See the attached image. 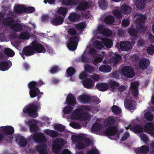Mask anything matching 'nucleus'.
I'll return each instance as SVG.
<instances>
[{
	"label": "nucleus",
	"mask_w": 154,
	"mask_h": 154,
	"mask_svg": "<svg viewBox=\"0 0 154 154\" xmlns=\"http://www.w3.org/2000/svg\"><path fill=\"white\" fill-rule=\"evenodd\" d=\"M66 72L68 76H71L74 75L75 72V69L73 67H69L66 70Z\"/></svg>",
	"instance_id": "49530a36"
},
{
	"label": "nucleus",
	"mask_w": 154,
	"mask_h": 154,
	"mask_svg": "<svg viewBox=\"0 0 154 154\" xmlns=\"http://www.w3.org/2000/svg\"><path fill=\"white\" fill-rule=\"evenodd\" d=\"M109 56L115 63H117L122 59V57L120 54H116L111 53L109 54Z\"/></svg>",
	"instance_id": "a878e982"
},
{
	"label": "nucleus",
	"mask_w": 154,
	"mask_h": 154,
	"mask_svg": "<svg viewBox=\"0 0 154 154\" xmlns=\"http://www.w3.org/2000/svg\"><path fill=\"white\" fill-rule=\"evenodd\" d=\"M14 138L15 141L18 142V144L20 146L24 147L27 145V141L23 136L17 134L15 135Z\"/></svg>",
	"instance_id": "9b49d317"
},
{
	"label": "nucleus",
	"mask_w": 154,
	"mask_h": 154,
	"mask_svg": "<svg viewBox=\"0 0 154 154\" xmlns=\"http://www.w3.org/2000/svg\"><path fill=\"white\" fill-rule=\"evenodd\" d=\"M131 10V7L127 5H122L121 7V11L124 14H128L130 13Z\"/></svg>",
	"instance_id": "2f4dec72"
},
{
	"label": "nucleus",
	"mask_w": 154,
	"mask_h": 154,
	"mask_svg": "<svg viewBox=\"0 0 154 154\" xmlns=\"http://www.w3.org/2000/svg\"><path fill=\"white\" fill-rule=\"evenodd\" d=\"M118 131V126L116 125L106 128L105 133L107 136H114L117 134Z\"/></svg>",
	"instance_id": "9d476101"
},
{
	"label": "nucleus",
	"mask_w": 154,
	"mask_h": 154,
	"mask_svg": "<svg viewBox=\"0 0 154 154\" xmlns=\"http://www.w3.org/2000/svg\"><path fill=\"white\" fill-rule=\"evenodd\" d=\"M105 46L107 48H110L113 45L112 42L109 38H106L103 41Z\"/></svg>",
	"instance_id": "37998d69"
},
{
	"label": "nucleus",
	"mask_w": 154,
	"mask_h": 154,
	"mask_svg": "<svg viewBox=\"0 0 154 154\" xmlns=\"http://www.w3.org/2000/svg\"><path fill=\"white\" fill-rule=\"evenodd\" d=\"M120 48L122 51H128L130 50L132 48V45L130 42L128 41L122 42L120 43Z\"/></svg>",
	"instance_id": "4468645a"
},
{
	"label": "nucleus",
	"mask_w": 154,
	"mask_h": 154,
	"mask_svg": "<svg viewBox=\"0 0 154 154\" xmlns=\"http://www.w3.org/2000/svg\"><path fill=\"white\" fill-rule=\"evenodd\" d=\"M29 129L31 132L37 133L38 130V127L36 124H32L29 125Z\"/></svg>",
	"instance_id": "3c124183"
},
{
	"label": "nucleus",
	"mask_w": 154,
	"mask_h": 154,
	"mask_svg": "<svg viewBox=\"0 0 154 154\" xmlns=\"http://www.w3.org/2000/svg\"><path fill=\"white\" fill-rule=\"evenodd\" d=\"M75 28L77 29L82 30L84 29L86 27V25L84 23H82L76 24Z\"/></svg>",
	"instance_id": "052dcab7"
},
{
	"label": "nucleus",
	"mask_w": 154,
	"mask_h": 154,
	"mask_svg": "<svg viewBox=\"0 0 154 154\" xmlns=\"http://www.w3.org/2000/svg\"><path fill=\"white\" fill-rule=\"evenodd\" d=\"M23 52L24 55L27 56H31L35 53L32 45L31 46H28L24 47Z\"/></svg>",
	"instance_id": "dca6fc26"
},
{
	"label": "nucleus",
	"mask_w": 154,
	"mask_h": 154,
	"mask_svg": "<svg viewBox=\"0 0 154 154\" xmlns=\"http://www.w3.org/2000/svg\"><path fill=\"white\" fill-rule=\"evenodd\" d=\"M54 128L55 129L59 131L63 132L65 129V127L62 125L60 124H56L54 126Z\"/></svg>",
	"instance_id": "603ef678"
},
{
	"label": "nucleus",
	"mask_w": 154,
	"mask_h": 154,
	"mask_svg": "<svg viewBox=\"0 0 154 154\" xmlns=\"http://www.w3.org/2000/svg\"><path fill=\"white\" fill-rule=\"evenodd\" d=\"M67 32L71 36H76L71 37L68 39V42L67 44L68 48L70 50L75 51L77 48V42L79 41L76 30L73 28H70L68 29Z\"/></svg>",
	"instance_id": "f257e3e1"
},
{
	"label": "nucleus",
	"mask_w": 154,
	"mask_h": 154,
	"mask_svg": "<svg viewBox=\"0 0 154 154\" xmlns=\"http://www.w3.org/2000/svg\"><path fill=\"white\" fill-rule=\"evenodd\" d=\"M145 131L147 133H151L154 129V125L151 123H147L144 126Z\"/></svg>",
	"instance_id": "7c9ffc66"
},
{
	"label": "nucleus",
	"mask_w": 154,
	"mask_h": 154,
	"mask_svg": "<svg viewBox=\"0 0 154 154\" xmlns=\"http://www.w3.org/2000/svg\"><path fill=\"white\" fill-rule=\"evenodd\" d=\"M73 108L70 106H65L63 110V113L67 114H70L73 110Z\"/></svg>",
	"instance_id": "4d7b16f0"
},
{
	"label": "nucleus",
	"mask_w": 154,
	"mask_h": 154,
	"mask_svg": "<svg viewBox=\"0 0 154 154\" xmlns=\"http://www.w3.org/2000/svg\"><path fill=\"white\" fill-rule=\"evenodd\" d=\"M128 127L130 130L132 131L136 134L140 133L143 131V127L138 125H134L132 126L129 125Z\"/></svg>",
	"instance_id": "a211bd4d"
},
{
	"label": "nucleus",
	"mask_w": 154,
	"mask_h": 154,
	"mask_svg": "<svg viewBox=\"0 0 154 154\" xmlns=\"http://www.w3.org/2000/svg\"><path fill=\"white\" fill-rule=\"evenodd\" d=\"M146 19V17L144 15H140L136 19V21L138 24L145 23Z\"/></svg>",
	"instance_id": "a19ab883"
},
{
	"label": "nucleus",
	"mask_w": 154,
	"mask_h": 154,
	"mask_svg": "<svg viewBox=\"0 0 154 154\" xmlns=\"http://www.w3.org/2000/svg\"><path fill=\"white\" fill-rule=\"evenodd\" d=\"M149 64V61L146 58H143L140 60L139 62V66L140 68L144 70L147 68Z\"/></svg>",
	"instance_id": "f3484780"
},
{
	"label": "nucleus",
	"mask_w": 154,
	"mask_h": 154,
	"mask_svg": "<svg viewBox=\"0 0 154 154\" xmlns=\"http://www.w3.org/2000/svg\"><path fill=\"white\" fill-rule=\"evenodd\" d=\"M78 100L80 103L83 104L88 103L91 102V98L87 95L82 94L79 97Z\"/></svg>",
	"instance_id": "2eb2a0df"
},
{
	"label": "nucleus",
	"mask_w": 154,
	"mask_h": 154,
	"mask_svg": "<svg viewBox=\"0 0 154 154\" xmlns=\"http://www.w3.org/2000/svg\"><path fill=\"white\" fill-rule=\"evenodd\" d=\"M147 52L148 54L150 55L154 54V45H150L147 48Z\"/></svg>",
	"instance_id": "338daca9"
},
{
	"label": "nucleus",
	"mask_w": 154,
	"mask_h": 154,
	"mask_svg": "<svg viewBox=\"0 0 154 154\" xmlns=\"http://www.w3.org/2000/svg\"><path fill=\"white\" fill-rule=\"evenodd\" d=\"M116 122V120L113 116H109L106 119L104 123L106 127H109L113 125Z\"/></svg>",
	"instance_id": "aec40b11"
},
{
	"label": "nucleus",
	"mask_w": 154,
	"mask_h": 154,
	"mask_svg": "<svg viewBox=\"0 0 154 154\" xmlns=\"http://www.w3.org/2000/svg\"><path fill=\"white\" fill-rule=\"evenodd\" d=\"M135 104L136 103L134 100H128L125 103V106L127 109L131 111L135 109L136 108Z\"/></svg>",
	"instance_id": "4be33fe9"
},
{
	"label": "nucleus",
	"mask_w": 154,
	"mask_h": 154,
	"mask_svg": "<svg viewBox=\"0 0 154 154\" xmlns=\"http://www.w3.org/2000/svg\"><path fill=\"white\" fill-rule=\"evenodd\" d=\"M15 21V20L11 17H6L2 21V23L4 26L10 27Z\"/></svg>",
	"instance_id": "412c9836"
},
{
	"label": "nucleus",
	"mask_w": 154,
	"mask_h": 154,
	"mask_svg": "<svg viewBox=\"0 0 154 154\" xmlns=\"http://www.w3.org/2000/svg\"><path fill=\"white\" fill-rule=\"evenodd\" d=\"M70 126L76 129H79L81 128V125L78 123L76 122H73L69 124Z\"/></svg>",
	"instance_id": "680f3d73"
},
{
	"label": "nucleus",
	"mask_w": 154,
	"mask_h": 154,
	"mask_svg": "<svg viewBox=\"0 0 154 154\" xmlns=\"http://www.w3.org/2000/svg\"><path fill=\"white\" fill-rule=\"evenodd\" d=\"M78 0H63V4L66 6H73L77 4Z\"/></svg>",
	"instance_id": "72a5a7b5"
},
{
	"label": "nucleus",
	"mask_w": 154,
	"mask_h": 154,
	"mask_svg": "<svg viewBox=\"0 0 154 154\" xmlns=\"http://www.w3.org/2000/svg\"><path fill=\"white\" fill-rule=\"evenodd\" d=\"M128 33L130 35L133 36H137V32L136 29L133 27H130L128 29Z\"/></svg>",
	"instance_id": "09e8293b"
},
{
	"label": "nucleus",
	"mask_w": 154,
	"mask_h": 154,
	"mask_svg": "<svg viewBox=\"0 0 154 154\" xmlns=\"http://www.w3.org/2000/svg\"><path fill=\"white\" fill-rule=\"evenodd\" d=\"M25 6L20 5H17L14 6V11L17 14H21L25 13Z\"/></svg>",
	"instance_id": "c756f323"
},
{
	"label": "nucleus",
	"mask_w": 154,
	"mask_h": 154,
	"mask_svg": "<svg viewBox=\"0 0 154 154\" xmlns=\"http://www.w3.org/2000/svg\"><path fill=\"white\" fill-rule=\"evenodd\" d=\"M109 89L111 88L112 89L117 88L119 85V84L114 81L110 80L108 84Z\"/></svg>",
	"instance_id": "ea45409f"
},
{
	"label": "nucleus",
	"mask_w": 154,
	"mask_h": 154,
	"mask_svg": "<svg viewBox=\"0 0 154 154\" xmlns=\"http://www.w3.org/2000/svg\"><path fill=\"white\" fill-rule=\"evenodd\" d=\"M47 147L45 144L38 145L36 147V150L39 154H48L47 150Z\"/></svg>",
	"instance_id": "6ab92c4d"
},
{
	"label": "nucleus",
	"mask_w": 154,
	"mask_h": 154,
	"mask_svg": "<svg viewBox=\"0 0 154 154\" xmlns=\"http://www.w3.org/2000/svg\"><path fill=\"white\" fill-rule=\"evenodd\" d=\"M10 28L13 31L20 32L22 30L23 26L19 23H13Z\"/></svg>",
	"instance_id": "c85d7f7f"
},
{
	"label": "nucleus",
	"mask_w": 154,
	"mask_h": 154,
	"mask_svg": "<svg viewBox=\"0 0 154 154\" xmlns=\"http://www.w3.org/2000/svg\"><path fill=\"white\" fill-rule=\"evenodd\" d=\"M92 109V106H90L82 105L79 108L75 109L73 113L78 119L85 120L87 119L88 115L86 112L91 111Z\"/></svg>",
	"instance_id": "f03ea898"
},
{
	"label": "nucleus",
	"mask_w": 154,
	"mask_h": 154,
	"mask_svg": "<svg viewBox=\"0 0 154 154\" xmlns=\"http://www.w3.org/2000/svg\"><path fill=\"white\" fill-rule=\"evenodd\" d=\"M83 84L85 88L88 89L91 88L94 85L93 82L90 78L85 79L83 81Z\"/></svg>",
	"instance_id": "bb28decb"
},
{
	"label": "nucleus",
	"mask_w": 154,
	"mask_h": 154,
	"mask_svg": "<svg viewBox=\"0 0 154 154\" xmlns=\"http://www.w3.org/2000/svg\"><path fill=\"white\" fill-rule=\"evenodd\" d=\"M33 139L38 143H44L46 141V139L43 133L41 132H37L34 134Z\"/></svg>",
	"instance_id": "6e6552de"
},
{
	"label": "nucleus",
	"mask_w": 154,
	"mask_h": 154,
	"mask_svg": "<svg viewBox=\"0 0 154 154\" xmlns=\"http://www.w3.org/2000/svg\"><path fill=\"white\" fill-rule=\"evenodd\" d=\"M77 147L79 149H82L85 148L86 146L85 143L82 142H79L76 145Z\"/></svg>",
	"instance_id": "774afa93"
},
{
	"label": "nucleus",
	"mask_w": 154,
	"mask_h": 154,
	"mask_svg": "<svg viewBox=\"0 0 154 154\" xmlns=\"http://www.w3.org/2000/svg\"><path fill=\"white\" fill-rule=\"evenodd\" d=\"M145 0H138L136 2V5L137 8L139 9L142 10L144 9L145 7Z\"/></svg>",
	"instance_id": "4c0bfd02"
},
{
	"label": "nucleus",
	"mask_w": 154,
	"mask_h": 154,
	"mask_svg": "<svg viewBox=\"0 0 154 154\" xmlns=\"http://www.w3.org/2000/svg\"><path fill=\"white\" fill-rule=\"evenodd\" d=\"M122 72L124 75L127 78H131L135 75L133 68L129 66H124L122 69Z\"/></svg>",
	"instance_id": "423d86ee"
},
{
	"label": "nucleus",
	"mask_w": 154,
	"mask_h": 154,
	"mask_svg": "<svg viewBox=\"0 0 154 154\" xmlns=\"http://www.w3.org/2000/svg\"><path fill=\"white\" fill-rule=\"evenodd\" d=\"M88 60L87 57L84 53L81 55L80 58L79 59V61L82 63H86Z\"/></svg>",
	"instance_id": "e2e57ef3"
},
{
	"label": "nucleus",
	"mask_w": 154,
	"mask_h": 154,
	"mask_svg": "<svg viewBox=\"0 0 154 154\" xmlns=\"http://www.w3.org/2000/svg\"><path fill=\"white\" fill-rule=\"evenodd\" d=\"M64 18L61 16L54 17L51 22L53 25L57 26L63 23Z\"/></svg>",
	"instance_id": "393cba45"
},
{
	"label": "nucleus",
	"mask_w": 154,
	"mask_h": 154,
	"mask_svg": "<svg viewBox=\"0 0 154 154\" xmlns=\"http://www.w3.org/2000/svg\"><path fill=\"white\" fill-rule=\"evenodd\" d=\"M78 139L82 141H84L85 142L84 143H85L86 147L90 145L91 141L88 138H84L83 137L80 136L79 137Z\"/></svg>",
	"instance_id": "5fc2aeb1"
},
{
	"label": "nucleus",
	"mask_w": 154,
	"mask_h": 154,
	"mask_svg": "<svg viewBox=\"0 0 154 154\" xmlns=\"http://www.w3.org/2000/svg\"><path fill=\"white\" fill-rule=\"evenodd\" d=\"M144 24H138V29L141 32H144L146 30V27L144 25Z\"/></svg>",
	"instance_id": "0e129e2a"
},
{
	"label": "nucleus",
	"mask_w": 154,
	"mask_h": 154,
	"mask_svg": "<svg viewBox=\"0 0 154 154\" xmlns=\"http://www.w3.org/2000/svg\"><path fill=\"white\" fill-rule=\"evenodd\" d=\"M113 14L117 18L122 17V16L121 11L118 9H116L114 10L113 12Z\"/></svg>",
	"instance_id": "13d9d810"
},
{
	"label": "nucleus",
	"mask_w": 154,
	"mask_h": 154,
	"mask_svg": "<svg viewBox=\"0 0 154 154\" xmlns=\"http://www.w3.org/2000/svg\"><path fill=\"white\" fill-rule=\"evenodd\" d=\"M102 128V124L98 123H95L92 126L91 131L94 132L100 131Z\"/></svg>",
	"instance_id": "e433bc0d"
},
{
	"label": "nucleus",
	"mask_w": 154,
	"mask_h": 154,
	"mask_svg": "<svg viewBox=\"0 0 154 154\" xmlns=\"http://www.w3.org/2000/svg\"><path fill=\"white\" fill-rule=\"evenodd\" d=\"M30 35L27 31L25 32H22L19 35V37L21 39H29V38Z\"/></svg>",
	"instance_id": "a18cd8bd"
},
{
	"label": "nucleus",
	"mask_w": 154,
	"mask_h": 154,
	"mask_svg": "<svg viewBox=\"0 0 154 154\" xmlns=\"http://www.w3.org/2000/svg\"><path fill=\"white\" fill-rule=\"evenodd\" d=\"M28 87L29 89V94L31 98H33L39 95L40 93V90L38 88L35 87V84L34 82L29 83Z\"/></svg>",
	"instance_id": "39448f33"
},
{
	"label": "nucleus",
	"mask_w": 154,
	"mask_h": 154,
	"mask_svg": "<svg viewBox=\"0 0 154 154\" xmlns=\"http://www.w3.org/2000/svg\"><path fill=\"white\" fill-rule=\"evenodd\" d=\"M99 70L102 72H108L111 71V68L109 65H104L100 66L99 68Z\"/></svg>",
	"instance_id": "473e14b6"
},
{
	"label": "nucleus",
	"mask_w": 154,
	"mask_h": 154,
	"mask_svg": "<svg viewBox=\"0 0 154 154\" xmlns=\"http://www.w3.org/2000/svg\"><path fill=\"white\" fill-rule=\"evenodd\" d=\"M104 21L106 23L110 25L114 22V18L112 15H109L105 17L104 19Z\"/></svg>",
	"instance_id": "c9c22d12"
},
{
	"label": "nucleus",
	"mask_w": 154,
	"mask_h": 154,
	"mask_svg": "<svg viewBox=\"0 0 154 154\" xmlns=\"http://www.w3.org/2000/svg\"><path fill=\"white\" fill-rule=\"evenodd\" d=\"M85 70L89 73H92L94 71V68L91 65L87 64L85 65L84 66Z\"/></svg>",
	"instance_id": "8fccbe9b"
},
{
	"label": "nucleus",
	"mask_w": 154,
	"mask_h": 154,
	"mask_svg": "<svg viewBox=\"0 0 154 154\" xmlns=\"http://www.w3.org/2000/svg\"><path fill=\"white\" fill-rule=\"evenodd\" d=\"M8 62L6 61H2L0 63V70L2 71L8 70L9 68Z\"/></svg>",
	"instance_id": "f704fd0d"
},
{
	"label": "nucleus",
	"mask_w": 154,
	"mask_h": 154,
	"mask_svg": "<svg viewBox=\"0 0 154 154\" xmlns=\"http://www.w3.org/2000/svg\"><path fill=\"white\" fill-rule=\"evenodd\" d=\"M134 150L137 154H146L149 151V148L148 146L143 145L140 147L135 148Z\"/></svg>",
	"instance_id": "f8f14e48"
},
{
	"label": "nucleus",
	"mask_w": 154,
	"mask_h": 154,
	"mask_svg": "<svg viewBox=\"0 0 154 154\" xmlns=\"http://www.w3.org/2000/svg\"><path fill=\"white\" fill-rule=\"evenodd\" d=\"M40 108V103L37 101H34L24 107L23 112L24 113H27L30 117L35 118L38 116V110Z\"/></svg>",
	"instance_id": "7ed1b4c3"
},
{
	"label": "nucleus",
	"mask_w": 154,
	"mask_h": 154,
	"mask_svg": "<svg viewBox=\"0 0 154 154\" xmlns=\"http://www.w3.org/2000/svg\"><path fill=\"white\" fill-rule=\"evenodd\" d=\"M66 102L68 105L75 106L76 102L75 96L72 93L69 94L66 98Z\"/></svg>",
	"instance_id": "ddd939ff"
},
{
	"label": "nucleus",
	"mask_w": 154,
	"mask_h": 154,
	"mask_svg": "<svg viewBox=\"0 0 154 154\" xmlns=\"http://www.w3.org/2000/svg\"><path fill=\"white\" fill-rule=\"evenodd\" d=\"M96 87L98 90L102 91H106L109 89L108 84L106 83H97Z\"/></svg>",
	"instance_id": "5701e85b"
},
{
	"label": "nucleus",
	"mask_w": 154,
	"mask_h": 154,
	"mask_svg": "<svg viewBox=\"0 0 154 154\" xmlns=\"http://www.w3.org/2000/svg\"><path fill=\"white\" fill-rule=\"evenodd\" d=\"M81 15L75 12L71 13L68 17V19L72 22H77L80 19Z\"/></svg>",
	"instance_id": "b1692460"
},
{
	"label": "nucleus",
	"mask_w": 154,
	"mask_h": 154,
	"mask_svg": "<svg viewBox=\"0 0 154 154\" xmlns=\"http://www.w3.org/2000/svg\"><path fill=\"white\" fill-rule=\"evenodd\" d=\"M32 45L34 51L38 53H45L46 49L44 45L36 41H33L32 42Z\"/></svg>",
	"instance_id": "0eeeda50"
},
{
	"label": "nucleus",
	"mask_w": 154,
	"mask_h": 154,
	"mask_svg": "<svg viewBox=\"0 0 154 154\" xmlns=\"http://www.w3.org/2000/svg\"><path fill=\"white\" fill-rule=\"evenodd\" d=\"M145 119L147 120L152 121L153 120V116L152 113L149 111L146 112L144 115Z\"/></svg>",
	"instance_id": "6e6d98bb"
},
{
	"label": "nucleus",
	"mask_w": 154,
	"mask_h": 154,
	"mask_svg": "<svg viewBox=\"0 0 154 154\" xmlns=\"http://www.w3.org/2000/svg\"><path fill=\"white\" fill-rule=\"evenodd\" d=\"M88 5V3L87 1L82 2L77 6V9L78 11H85L89 8Z\"/></svg>",
	"instance_id": "cd10ccee"
},
{
	"label": "nucleus",
	"mask_w": 154,
	"mask_h": 154,
	"mask_svg": "<svg viewBox=\"0 0 154 154\" xmlns=\"http://www.w3.org/2000/svg\"><path fill=\"white\" fill-rule=\"evenodd\" d=\"M25 13H31L34 12L35 11V8L33 7H25Z\"/></svg>",
	"instance_id": "bf43d9fd"
},
{
	"label": "nucleus",
	"mask_w": 154,
	"mask_h": 154,
	"mask_svg": "<svg viewBox=\"0 0 154 154\" xmlns=\"http://www.w3.org/2000/svg\"><path fill=\"white\" fill-rule=\"evenodd\" d=\"M0 128L2 129V131L6 134L9 138H12L13 137H10L14 133V130L13 127L11 126H2Z\"/></svg>",
	"instance_id": "1a4fd4ad"
},
{
	"label": "nucleus",
	"mask_w": 154,
	"mask_h": 154,
	"mask_svg": "<svg viewBox=\"0 0 154 154\" xmlns=\"http://www.w3.org/2000/svg\"><path fill=\"white\" fill-rule=\"evenodd\" d=\"M4 53L8 56L11 57L14 55V52L9 48L5 49L4 51Z\"/></svg>",
	"instance_id": "864d4df0"
},
{
	"label": "nucleus",
	"mask_w": 154,
	"mask_h": 154,
	"mask_svg": "<svg viewBox=\"0 0 154 154\" xmlns=\"http://www.w3.org/2000/svg\"><path fill=\"white\" fill-rule=\"evenodd\" d=\"M112 111L115 115L120 114L122 112L121 109L117 106L113 105L112 107Z\"/></svg>",
	"instance_id": "79ce46f5"
},
{
	"label": "nucleus",
	"mask_w": 154,
	"mask_h": 154,
	"mask_svg": "<svg viewBox=\"0 0 154 154\" xmlns=\"http://www.w3.org/2000/svg\"><path fill=\"white\" fill-rule=\"evenodd\" d=\"M99 7L102 9H105L106 8L107 4L105 0H100L98 2Z\"/></svg>",
	"instance_id": "de8ad7c7"
},
{
	"label": "nucleus",
	"mask_w": 154,
	"mask_h": 154,
	"mask_svg": "<svg viewBox=\"0 0 154 154\" xmlns=\"http://www.w3.org/2000/svg\"><path fill=\"white\" fill-rule=\"evenodd\" d=\"M93 44L95 48L99 50L101 49L103 47L102 42L98 40H95L94 41Z\"/></svg>",
	"instance_id": "58836bf2"
},
{
	"label": "nucleus",
	"mask_w": 154,
	"mask_h": 154,
	"mask_svg": "<svg viewBox=\"0 0 154 154\" xmlns=\"http://www.w3.org/2000/svg\"><path fill=\"white\" fill-rule=\"evenodd\" d=\"M140 137L141 140L143 141L144 143H146L148 141L149 138L147 135L144 134H141L140 135Z\"/></svg>",
	"instance_id": "69168bd1"
},
{
	"label": "nucleus",
	"mask_w": 154,
	"mask_h": 154,
	"mask_svg": "<svg viewBox=\"0 0 154 154\" xmlns=\"http://www.w3.org/2000/svg\"><path fill=\"white\" fill-rule=\"evenodd\" d=\"M64 140L62 139L56 140L52 143V150L53 152L57 153L59 152L64 145Z\"/></svg>",
	"instance_id": "20e7f679"
},
{
	"label": "nucleus",
	"mask_w": 154,
	"mask_h": 154,
	"mask_svg": "<svg viewBox=\"0 0 154 154\" xmlns=\"http://www.w3.org/2000/svg\"><path fill=\"white\" fill-rule=\"evenodd\" d=\"M67 11L66 8L62 7H60L57 10V13L63 16H65Z\"/></svg>",
	"instance_id": "c03bdc74"
}]
</instances>
